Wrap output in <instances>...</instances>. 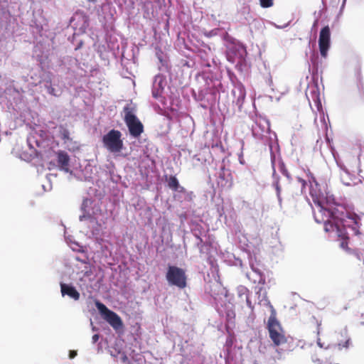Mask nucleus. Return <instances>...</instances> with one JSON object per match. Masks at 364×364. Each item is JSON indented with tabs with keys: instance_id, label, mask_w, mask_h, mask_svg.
<instances>
[{
	"instance_id": "1",
	"label": "nucleus",
	"mask_w": 364,
	"mask_h": 364,
	"mask_svg": "<svg viewBox=\"0 0 364 364\" xmlns=\"http://www.w3.org/2000/svg\"><path fill=\"white\" fill-rule=\"evenodd\" d=\"M252 132L255 139L269 146L274 178L277 181L290 180V176L281 159L277 134L270 131L268 120L264 118L257 119L252 126Z\"/></svg>"
},
{
	"instance_id": "2",
	"label": "nucleus",
	"mask_w": 364,
	"mask_h": 364,
	"mask_svg": "<svg viewBox=\"0 0 364 364\" xmlns=\"http://www.w3.org/2000/svg\"><path fill=\"white\" fill-rule=\"evenodd\" d=\"M259 304L268 307L270 310L271 314L268 318L267 328L271 340L277 346L285 343L287 342V338L283 333L280 323L277 318V311L272 305L268 297L264 296L263 299H262Z\"/></svg>"
},
{
	"instance_id": "3",
	"label": "nucleus",
	"mask_w": 364,
	"mask_h": 364,
	"mask_svg": "<svg viewBox=\"0 0 364 364\" xmlns=\"http://www.w3.org/2000/svg\"><path fill=\"white\" fill-rule=\"evenodd\" d=\"M27 143L32 150L31 155L33 154L37 156L43 157L47 156V153L50 151L49 140L46 139V134L44 132H41L40 134H31L27 139Z\"/></svg>"
},
{
	"instance_id": "4",
	"label": "nucleus",
	"mask_w": 364,
	"mask_h": 364,
	"mask_svg": "<svg viewBox=\"0 0 364 364\" xmlns=\"http://www.w3.org/2000/svg\"><path fill=\"white\" fill-rule=\"evenodd\" d=\"M124 121L128 127L130 134L134 137H138L144 131L141 122L135 115V107L133 105H127L124 107Z\"/></svg>"
},
{
	"instance_id": "5",
	"label": "nucleus",
	"mask_w": 364,
	"mask_h": 364,
	"mask_svg": "<svg viewBox=\"0 0 364 364\" xmlns=\"http://www.w3.org/2000/svg\"><path fill=\"white\" fill-rule=\"evenodd\" d=\"M166 277L169 284L176 286L179 289H184L187 286L186 272L180 267L169 266Z\"/></svg>"
},
{
	"instance_id": "6",
	"label": "nucleus",
	"mask_w": 364,
	"mask_h": 364,
	"mask_svg": "<svg viewBox=\"0 0 364 364\" xmlns=\"http://www.w3.org/2000/svg\"><path fill=\"white\" fill-rule=\"evenodd\" d=\"M122 134L118 130L112 129L103 136L104 146L112 153L120 152L123 148L121 139Z\"/></svg>"
},
{
	"instance_id": "7",
	"label": "nucleus",
	"mask_w": 364,
	"mask_h": 364,
	"mask_svg": "<svg viewBox=\"0 0 364 364\" xmlns=\"http://www.w3.org/2000/svg\"><path fill=\"white\" fill-rule=\"evenodd\" d=\"M309 193L315 204H327L329 200L327 183H309Z\"/></svg>"
},
{
	"instance_id": "8",
	"label": "nucleus",
	"mask_w": 364,
	"mask_h": 364,
	"mask_svg": "<svg viewBox=\"0 0 364 364\" xmlns=\"http://www.w3.org/2000/svg\"><path fill=\"white\" fill-rule=\"evenodd\" d=\"M96 306L103 316L104 319L115 330L119 329L123 326V322L121 318L114 311L109 310L105 304L97 301Z\"/></svg>"
},
{
	"instance_id": "9",
	"label": "nucleus",
	"mask_w": 364,
	"mask_h": 364,
	"mask_svg": "<svg viewBox=\"0 0 364 364\" xmlns=\"http://www.w3.org/2000/svg\"><path fill=\"white\" fill-rule=\"evenodd\" d=\"M166 86L167 80L166 76L159 74L154 77L152 85V96L155 99L159 100L163 104L165 100L164 92Z\"/></svg>"
},
{
	"instance_id": "10",
	"label": "nucleus",
	"mask_w": 364,
	"mask_h": 364,
	"mask_svg": "<svg viewBox=\"0 0 364 364\" xmlns=\"http://www.w3.org/2000/svg\"><path fill=\"white\" fill-rule=\"evenodd\" d=\"M58 77L53 74L48 73L41 80L42 87L46 92L53 96H59L61 93L60 88L58 86Z\"/></svg>"
},
{
	"instance_id": "11",
	"label": "nucleus",
	"mask_w": 364,
	"mask_h": 364,
	"mask_svg": "<svg viewBox=\"0 0 364 364\" xmlns=\"http://www.w3.org/2000/svg\"><path fill=\"white\" fill-rule=\"evenodd\" d=\"M305 94L310 105H311V102H313L317 109L320 111L321 109L320 91L317 83L314 80L309 83Z\"/></svg>"
},
{
	"instance_id": "12",
	"label": "nucleus",
	"mask_w": 364,
	"mask_h": 364,
	"mask_svg": "<svg viewBox=\"0 0 364 364\" xmlns=\"http://www.w3.org/2000/svg\"><path fill=\"white\" fill-rule=\"evenodd\" d=\"M330 28L328 26H325L321 29L318 39L320 53L323 58L327 56L328 50L330 47Z\"/></svg>"
},
{
	"instance_id": "13",
	"label": "nucleus",
	"mask_w": 364,
	"mask_h": 364,
	"mask_svg": "<svg viewBox=\"0 0 364 364\" xmlns=\"http://www.w3.org/2000/svg\"><path fill=\"white\" fill-rule=\"evenodd\" d=\"M316 205H317V210L314 211V216L316 223H323L333 218L334 213L328 208L326 207V204Z\"/></svg>"
},
{
	"instance_id": "14",
	"label": "nucleus",
	"mask_w": 364,
	"mask_h": 364,
	"mask_svg": "<svg viewBox=\"0 0 364 364\" xmlns=\"http://www.w3.org/2000/svg\"><path fill=\"white\" fill-rule=\"evenodd\" d=\"M232 93L234 97L233 102L239 109H241L246 96L245 87L240 82L237 83L235 85Z\"/></svg>"
},
{
	"instance_id": "15",
	"label": "nucleus",
	"mask_w": 364,
	"mask_h": 364,
	"mask_svg": "<svg viewBox=\"0 0 364 364\" xmlns=\"http://www.w3.org/2000/svg\"><path fill=\"white\" fill-rule=\"evenodd\" d=\"M246 55L245 48L241 45H234L229 49L228 53V59L229 61L234 63L236 60H242Z\"/></svg>"
},
{
	"instance_id": "16",
	"label": "nucleus",
	"mask_w": 364,
	"mask_h": 364,
	"mask_svg": "<svg viewBox=\"0 0 364 364\" xmlns=\"http://www.w3.org/2000/svg\"><path fill=\"white\" fill-rule=\"evenodd\" d=\"M206 291L216 300L219 296L225 293V289L220 282L214 281L208 283Z\"/></svg>"
},
{
	"instance_id": "17",
	"label": "nucleus",
	"mask_w": 364,
	"mask_h": 364,
	"mask_svg": "<svg viewBox=\"0 0 364 364\" xmlns=\"http://www.w3.org/2000/svg\"><path fill=\"white\" fill-rule=\"evenodd\" d=\"M60 289L61 294L63 296L68 295L70 298L76 301L80 299V293L76 290V289L74 287L68 285L66 284H61Z\"/></svg>"
},
{
	"instance_id": "18",
	"label": "nucleus",
	"mask_w": 364,
	"mask_h": 364,
	"mask_svg": "<svg viewBox=\"0 0 364 364\" xmlns=\"http://www.w3.org/2000/svg\"><path fill=\"white\" fill-rule=\"evenodd\" d=\"M58 163L60 168L65 172L69 171L70 157L68 154L63 151L57 153Z\"/></svg>"
},
{
	"instance_id": "19",
	"label": "nucleus",
	"mask_w": 364,
	"mask_h": 364,
	"mask_svg": "<svg viewBox=\"0 0 364 364\" xmlns=\"http://www.w3.org/2000/svg\"><path fill=\"white\" fill-rule=\"evenodd\" d=\"M324 225V230L326 232H333L338 231L339 225L337 222L336 216L333 215V218L328 221L323 223Z\"/></svg>"
},
{
	"instance_id": "20",
	"label": "nucleus",
	"mask_w": 364,
	"mask_h": 364,
	"mask_svg": "<svg viewBox=\"0 0 364 364\" xmlns=\"http://www.w3.org/2000/svg\"><path fill=\"white\" fill-rule=\"evenodd\" d=\"M346 252L364 265V250L346 247Z\"/></svg>"
},
{
	"instance_id": "21",
	"label": "nucleus",
	"mask_w": 364,
	"mask_h": 364,
	"mask_svg": "<svg viewBox=\"0 0 364 364\" xmlns=\"http://www.w3.org/2000/svg\"><path fill=\"white\" fill-rule=\"evenodd\" d=\"M58 130L59 132V136L62 139H63L65 141L69 140V132L65 128L60 126L58 128Z\"/></svg>"
},
{
	"instance_id": "22",
	"label": "nucleus",
	"mask_w": 364,
	"mask_h": 364,
	"mask_svg": "<svg viewBox=\"0 0 364 364\" xmlns=\"http://www.w3.org/2000/svg\"><path fill=\"white\" fill-rule=\"evenodd\" d=\"M260 4L264 8H268L272 6L273 0H259Z\"/></svg>"
},
{
	"instance_id": "23",
	"label": "nucleus",
	"mask_w": 364,
	"mask_h": 364,
	"mask_svg": "<svg viewBox=\"0 0 364 364\" xmlns=\"http://www.w3.org/2000/svg\"><path fill=\"white\" fill-rule=\"evenodd\" d=\"M317 58H318L317 55L314 53H313L312 55H311L310 60H311V63L313 64V65H316V60Z\"/></svg>"
},
{
	"instance_id": "24",
	"label": "nucleus",
	"mask_w": 364,
	"mask_h": 364,
	"mask_svg": "<svg viewBox=\"0 0 364 364\" xmlns=\"http://www.w3.org/2000/svg\"><path fill=\"white\" fill-rule=\"evenodd\" d=\"M168 187L173 191H177L179 188V183H168Z\"/></svg>"
},
{
	"instance_id": "25",
	"label": "nucleus",
	"mask_w": 364,
	"mask_h": 364,
	"mask_svg": "<svg viewBox=\"0 0 364 364\" xmlns=\"http://www.w3.org/2000/svg\"><path fill=\"white\" fill-rule=\"evenodd\" d=\"M196 237L199 240V242L197 243V247L201 250L203 248V240L198 235L196 236Z\"/></svg>"
},
{
	"instance_id": "26",
	"label": "nucleus",
	"mask_w": 364,
	"mask_h": 364,
	"mask_svg": "<svg viewBox=\"0 0 364 364\" xmlns=\"http://www.w3.org/2000/svg\"><path fill=\"white\" fill-rule=\"evenodd\" d=\"M308 176H309V178H308V181H309V183H311V182H316V179L314 177L313 174L309 173L308 174Z\"/></svg>"
},
{
	"instance_id": "27",
	"label": "nucleus",
	"mask_w": 364,
	"mask_h": 364,
	"mask_svg": "<svg viewBox=\"0 0 364 364\" xmlns=\"http://www.w3.org/2000/svg\"><path fill=\"white\" fill-rule=\"evenodd\" d=\"M77 355V352L75 350H70L69 353L70 358L73 359Z\"/></svg>"
},
{
	"instance_id": "28",
	"label": "nucleus",
	"mask_w": 364,
	"mask_h": 364,
	"mask_svg": "<svg viewBox=\"0 0 364 364\" xmlns=\"http://www.w3.org/2000/svg\"><path fill=\"white\" fill-rule=\"evenodd\" d=\"M88 202H90V200L87 198L83 200L82 204V209L83 210H85V208L87 206Z\"/></svg>"
},
{
	"instance_id": "29",
	"label": "nucleus",
	"mask_w": 364,
	"mask_h": 364,
	"mask_svg": "<svg viewBox=\"0 0 364 364\" xmlns=\"http://www.w3.org/2000/svg\"><path fill=\"white\" fill-rule=\"evenodd\" d=\"M239 157V161L241 164H245V160H244V158H243V155H242V153H240L238 156Z\"/></svg>"
},
{
	"instance_id": "30",
	"label": "nucleus",
	"mask_w": 364,
	"mask_h": 364,
	"mask_svg": "<svg viewBox=\"0 0 364 364\" xmlns=\"http://www.w3.org/2000/svg\"><path fill=\"white\" fill-rule=\"evenodd\" d=\"M341 247L346 251V247H348V243L346 241H343L341 244Z\"/></svg>"
},
{
	"instance_id": "31",
	"label": "nucleus",
	"mask_w": 364,
	"mask_h": 364,
	"mask_svg": "<svg viewBox=\"0 0 364 364\" xmlns=\"http://www.w3.org/2000/svg\"><path fill=\"white\" fill-rule=\"evenodd\" d=\"M99 339V336L97 334H95L93 336H92V341H93V343H95L98 341Z\"/></svg>"
},
{
	"instance_id": "32",
	"label": "nucleus",
	"mask_w": 364,
	"mask_h": 364,
	"mask_svg": "<svg viewBox=\"0 0 364 364\" xmlns=\"http://www.w3.org/2000/svg\"><path fill=\"white\" fill-rule=\"evenodd\" d=\"M193 160H196V161H198V162H200V158L198 157V155H194V156H193Z\"/></svg>"
},
{
	"instance_id": "33",
	"label": "nucleus",
	"mask_w": 364,
	"mask_h": 364,
	"mask_svg": "<svg viewBox=\"0 0 364 364\" xmlns=\"http://www.w3.org/2000/svg\"><path fill=\"white\" fill-rule=\"evenodd\" d=\"M346 0H343V4L341 7V11H342L343 9L345 4H346Z\"/></svg>"
},
{
	"instance_id": "34",
	"label": "nucleus",
	"mask_w": 364,
	"mask_h": 364,
	"mask_svg": "<svg viewBox=\"0 0 364 364\" xmlns=\"http://www.w3.org/2000/svg\"><path fill=\"white\" fill-rule=\"evenodd\" d=\"M171 181L170 182H173V183H175V182H177V180L175 177H171Z\"/></svg>"
},
{
	"instance_id": "35",
	"label": "nucleus",
	"mask_w": 364,
	"mask_h": 364,
	"mask_svg": "<svg viewBox=\"0 0 364 364\" xmlns=\"http://www.w3.org/2000/svg\"><path fill=\"white\" fill-rule=\"evenodd\" d=\"M355 235H359V234H360V232H359V230H356L355 231Z\"/></svg>"
},
{
	"instance_id": "36",
	"label": "nucleus",
	"mask_w": 364,
	"mask_h": 364,
	"mask_svg": "<svg viewBox=\"0 0 364 364\" xmlns=\"http://www.w3.org/2000/svg\"><path fill=\"white\" fill-rule=\"evenodd\" d=\"M322 120L323 121V123H325V119H324L323 114H322Z\"/></svg>"
},
{
	"instance_id": "37",
	"label": "nucleus",
	"mask_w": 364,
	"mask_h": 364,
	"mask_svg": "<svg viewBox=\"0 0 364 364\" xmlns=\"http://www.w3.org/2000/svg\"><path fill=\"white\" fill-rule=\"evenodd\" d=\"M272 83V80L270 78L269 79V85H271Z\"/></svg>"
},
{
	"instance_id": "38",
	"label": "nucleus",
	"mask_w": 364,
	"mask_h": 364,
	"mask_svg": "<svg viewBox=\"0 0 364 364\" xmlns=\"http://www.w3.org/2000/svg\"><path fill=\"white\" fill-rule=\"evenodd\" d=\"M299 182L304 183V182H306V181L305 180L301 179V180L299 181Z\"/></svg>"
},
{
	"instance_id": "39",
	"label": "nucleus",
	"mask_w": 364,
	"mask_h": 364,
	"mask_svg": "<svg viewBox=\"0 0 364 364\" xmlns=\"http://www.w3.org/2000/svg\"><path fill=\"white\" fill-rule=\"evenodd\" d=\"M317 23V21H315L314 23V26H315Z\"/></svg>"
},
{
	"instance_id": "40",
	"label": "nucleus",
	"mask_w": 364,
	"mask_h": 364,
	"mask_svg": "<svg viewBox=\"0 0 364 364\" xmlns=\"http://www.w3.org/2000/svg\"><path fill=\"white\" fill-rule=\"evenodd\" d=\"M247 302L250 305L251 303L248 299L247 300Z\"/></svg>"
},
{
	"instance_id": "41",
	"label": "nucleus",
	"mask_w": 364,
	"mask_h": 364,
	"mask_svg": "<svg viewBox=\"0 0 364 364\" xmlns=\"http://www.w3.org/2000/svg\"><path fill=\"white\" fill-rule=\"evenodd\" d=\"M308 183H303V186H305L306 185H307Z\"/></svg>"
}]
</instances>
